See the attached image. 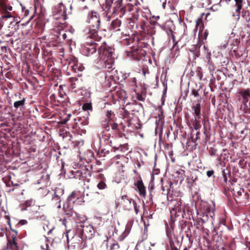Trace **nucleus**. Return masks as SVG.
I'll use <instances>...</instances> for the list:
<instances>
[{"label":"nucleus","mask_w":250,"mask_h":250,"mask_svg":"<svg viewBox=\"0 0 250 250\" xmlns=\"http://www.w3.org/2000/svg\"><path fill=\"white\" fill-rule=\"evenodd\" d=\"M86 22L89 24L88 28L85 30L87 39L100 41L101 37L98 35V31L100 25L99 15L96 12L92 11L88 13Z\"/></svg>","instance_id":"1"},{"label":"nucleus","mask_w":250,"mask_h":250,"mask_svg":"<svg viewBox=\"0 0 250 250\" xmlns=\"http://www.w3.org/2000/svg\"><path fill=\"white\" fill-rule=\"evenodd\" d=\"M94 233V230L92 225L80 222L77 225V234L74 238V240H76V243L80 247L84 248L85 247V240L90 239Z\"/></svg>","instance_id":"2"},{"label":"nucleus","mask_w":250,"mask_h":250,"mask_svg":"<svg viewBox=\"0 0 250 250\" xmlns=\"http://www.w3.org/2000/svg\"><path fill=\"white\" fill-rule=\"evenodd\" d=\"M122 1L123 0H106L104 6L107 14L111 15H124L125 13V8Z\"/></svg>","instance_id":"3"},{"label":"nucleus","mask_w":250,"mask_h":250,"mask_svg":"<svg viewBox=\"0 0 250 250\" xmlns=\"http://www.w3.org/2000/svg\"><path fill=\"white\" fill-rule=\"evenodd\" d=\"M53 13L54 19L59 21V23L62 25V28L64 26L63 22L66 19V9L63 4L61 2L56 5L53 9Z\"/></svg>","instance_id":"4"},{"label":"nucleus","mask_w":250,"mask_h":250,"mask_svg":"<svg viewBox=\"0 0 250 250\" xmlns=\"http://www.w3.org/2000/svg\"><path fill=\"white\" fill-rule=\"evenodd\" d=\"M98 58L105 62L111 63L113 60L112 49L107 47L105 44L100 46L99 47Z\"/></svg>","instance_id":"5"},{"label":"nucleus","mask_w":250,"mask_h":250,"mask_svg":"<svg viewBox=\"0 0 250 250\" xmlns=\"http://www.w3.org/2000/svg\"><path fill=\"white\" fill-rule=\"evenodd\" d=\"M86 44L83 47L82 51L83 54L86 56H91L96 52L97 47H100L95 42L99 41L93 39H87L86 38Z\"/></svg>","instance_id":"6"},{"label":"nucleus","mask_w":250,"mask_h":250,"mask_svg":"<svg viewBox=\"0 0 250 250\" xmlns=\"http://www.w3.org/2000/svg\"><path fill=\"white\" fill-rule=\"evenodd\" d=\"M79 192H73L71 195H70L68 198V202L63 204V209L64 212L66 214H70L71 213V210L73 209V206L70 205L71 203L74 204L76 202V199H79Z\"/></svg>","instance_id":"7"},{"label":"nucleus","mask_w":250,"mask_h":250,"mask_svg":"<svg viewBox=\"0 0 250 250\" xmlns=\"http://www.w3.org/2000/svg\"><path fill=\"white\" fill-rule=\"evenodd\" d=\"M122 199L124 208L126 210H130L132 208H135V206H136L135 201L132 199L128 198L127 196H123Z\"/></svg>","instance_id":"8"},{"label":"nucleus","mask_w":250,"mask_h":250,"mask_svg":"<svg viewBox=\"0 0 250 250\" xmlns=\"http://www.w3.org/2000/svg\"><path fill=\"white\" fill-rule=\"evenodd\" d=\"M192 109L193 111L195 124L197 125L198 123V120L200 118V104H196L192 106Z\"/></svg>","instance_id":"9"},{"label":"nucleus","mask_w":250,"mask_h":250,"mask_svg":"<svg viewBox=\"0 0 250 250\" xmlns=\"http://www.w3.org/2000/svg\"><path fill=\"white\" fill-rule=\"evenodd\" d=\"M136 186L139 191L140 195L145 197L146 195V189L145 187L141 180H138L137 182Z\"/></svg>","instance_id":"10"},{"label":"nucleus","mask_w":250,"mask_h":250,"mask_svg":"<svg viewBox=\"0 0 250 250\" xmlns=\"http://www.w3.org/2000/svg\"><path fill=\"white\" fill-rule=\"evenodd\" d=\"M54 196L62 198L64 193V188L61 186L57 187L54 189Z\"/></svg>","instance_id":"11"},{"label":"nucleus","mask_w":250,"mask_h":250,"mask_svg":"<svg viewBox=\"0 0 250 250\" xmlns=\"http://www.w3.org/2000/svg\"><path fill=\"white\" fill-rule=\"evenodd\" d=\"M88 124V121L87 119V117L85 118V117H79L78 122L76 123V126H74L73 127H76V126H78L79 128L80 125H81L82 126L86 125Z\"/></svg>","instance_id":"12"},{"label":"nucleus","mask_w":250,"mask_h":250,"mask_svg":"<svg viewBox=\"0 0 250 250\" xmlns=\"http://www.w3.org/2000/svg\"><path fill=\"white\" fill-rule=\"evenodd\" d=\"M62 197H58L53 196L52 198V203L53 205L56 206L58 209L61 208V202L62 201Z\"/></svg>","instance_id":"13"},{"label":"nucleus","mask_w":250,"mask_h":250,"mask_svg":"<svg viewBox=\"0 0 250 250\" xmlns=\"http://www.w3.org/2000/svg\"><path fill=\"white\" fill-rule=\"evenodd\" d=\"M71 86L72 89L79 88V84L81 83V80H79L77 78H73L71 79Z\"/></svg>","instance_id":"14"},{"label":"nucleus","mask_w":250,"mask_h":250,"mask_svg":"<svg viewBox=\"0 0 250 250\" xmlns=\"http://www.w3.org/2000/svg\"><path fill=\"white\" fill-rule=\"evenodd\" d=\"M235 2V6L237 7L236 9V13L237 14V16H239L240 13V10L242 9L243 1V0H234Z\"/></svg>","instance_id":"15"},{"label":"nucleus","mask_w":250,"mask_h":250,"mask_svg":"<svg viewBox=\"0 0 250 250\" xmlns=\"http://www.w3.org/2000/svg\"><path fill=\"white\" fill-rule=\"evenodd\" d=\"M7 248L9 250H18L17 244L14 239H13L11 242L8 241Z\"/></svg>","instance_id":"16"},{"label":"nucleus","mask_w":250,"mask_h":250,"mask_svg":"<svg viewBox=\"0 0 250 250\" xmlns=\"http://www.w3.org/2000/svg\"><path fill=\"white\" fill-rule=\"evenodd\" d=\"M44 244H42L41 246V248L42 250H49V242H48L49 240L48 239L44 237Z\"/></svg>","instance_id":"17"},{"label":"nucleus","mask_w":250,"mask_h":250,"mask_svg":"<svg viewBox=\"0 0 250 250\" xmlns=\"http://www.w3.org/2000/svg\"><path fill=\"white\" fill-rule=\"evenodd\" d=\"M97 188L100 190H103L107 188L104 180H101L97 185Z\"/></svg>","instance_id":"18"},{"label":"nucleus","mask_w":250,"mask_h":250,"mask_svg":"<svg viewBox=\"0 0 250 250\" xmlns=\"http://www.w3.org/2000/svg\"><path fill=\"white\" fill-rule=\"evenodd\" d=\"M76 66H74V68L73 70V71L75 73L82 72L84 68L83 65L81 63H79V62H78V63H76Z\"/></svg>","instance_id":"19"},{"label":"nucleus","mask_w":250,"mask_h":250,"mask_svg":"<svg viewBox=\"0 0 250 250\" xmlns=\"http://www.w3.org/2000/svg\"><path fill=\"white\" fill-rule=\"evenodd\" d=\"M72 174L74 175L73 178L75 179H78L79 180L81 179V178L83 176V172L79 170H77L76 171H72Z\"/></svg>","instance_id":"20"},{"label":"nucleus","mask_w":250,"mask_h":250,"mask_svg":"<svg viewBox=\"0 0 250 250\" xmlns=\"http://www.w3.org/2000/svg\"><path fill=\"white\" fill-rule=\"evenodd\" d=\"M45 225V227L43 226V228L45 231H47V234L49 235L50 234L53 229L52 227H49L48 225L49 223L48 221H46V223L44 224Z\"/></svg>","instance_id":"21"},{"label":"nucleus","mask_w":250,"mask_h":250,"mask_svg":"<svg viewBox=\"0 0 250 250\" xmlns=\"http://www.w3.org/2000/svg\"><path fill=\"white\" fill-rule=\"evenodd\" d=\"M35 201L32 199H29V200H27V201H25V205L26 206V208H23L22 209V210H27V208L28 207H30L32 205H34V204H35Z\"/></svg>","instance_id":"22"},{"label":"nucleus","mask_w":250,"mask_h":250,"mask_svg":"<svg viewBox=\"0 0 250 250\" xmlns=\"http://www.w3.org/2000/svg\"><path fill=\"white\" fill-rule=\"evenodd\" d=\"M106 116L109 121H114L115 118L114 113L111 110L106 111Z\"/></svg>","instance_id":"23"},{"label":"nucleus","mask_w":250,"mask_h":250,"mask_svg":"<svg viewBox=\"0 0 250 250\" xmlns=\"http://www.w3.org/2000/svg\"><path fill=\"white\" fill-rule=\"evenodd\" d=\"M243 99L249 98L250 97V93L249 90H244L239 92Z\"/></svg>","instance_id":"24"},{"label":"nucleus","mask_w":250,"mask_h":250,"mask_svg":"<svg viewBox=\"0 0 250 250\" xmlns=\"http://www.w3.org/2000/svg\"><path fill=\"white\" fill-rule=\"evenodd\" d=\"M24 103H25L24 99L16 101L14 103V106L16 108H18L19 107H20L21 106L23 105L24 104Z\"/></svg>","instance_id":"25"},{"label":"nucleus","mask_w":250,"mask_h":250,"mask_svg":"<svg viewBox=\"0 0 250 250\" xmlns=\"http://www.w3.org/2000/svg\"><path fill=\"white\" fill-rule=\"evenodd\" d=\"M82 109L84 111H88L91 110L92 109V105L91 103H85L83 104L82 106Z\"/></svg>","instance_id":"26"},{"label":"nucleus","mask_w":250,"mask_h":250,"mask_svg":"<svg viewBox=\"0 0 250 250\" xmlns=\"http://www.w3.org/2000/svg\"><path fill=\"white\" fill-rule=\"evenodd\" d=\"M78 60L76 58H73L69 62V66L70 67H71L72 69L73 70L74 68V66H76V63H78Z\"/></svg>","instance_id":"27"},{"label":"nucleus","mask_w":250,"mask_h":250,"mask_svg":"<svg viewBox=\"0 0 250 250\" xmlns=\"http://www.w3.org/2000/svg\"><path fill=\"white\" fill-rule=\"evenodd\" d=\"M40 213L38 211H36L35 213V217L41 220H45L46 216L44 214L40 215Z\"/></svg>","instance_id":"28"},{"label":"nucleus","mask_w":250,"mask_h":250,"mask_svg":"<svg viewBox=\"0 0 250 250\" xmlns=\"http://www.w3.org/2000/svg\"><path fill=\"white\" fill-rule=\"evenodd\" d=\"M181 206V203L180 202H177L174 209L176 210V211L179 212L181 210L180 207Z\"/></svg>","instance_id":"29"},{"label":"nucleus","mask_w":250,"mask_h":250,"mask_svg":"<svg viewBox=\"0 0 250 250\" xmlns=\"http://www.w3.org/2000/svg\"><path fill=\"white\" fill-rule=\"evenodd\" d=\"M11 17L12 15L9 12H6L2 16L1 18L4 19L11 18Z\"/></svg>","instance_id":"30"},{"label":"nucleus","mask_w":250,"mask_h":250,"mask_svg":"<svg viewBox=\"0 0 250 250\" xmlns=\"http://www.w3.org/2000/svg\"><path fill=\"white\" fill-rule=\"evenodd\" d=\"M132 221L128 222V223L127 224L126 226L125 231H128L129 230L130 228L132 225Z\"/></svg>","instance_id":"31"},{"label":"nucleus","mask_w":250,"mask_h":250,"mask_svg":"<svg viewBox=\"0 0 250 250\" xmlns=\"http://www.w3.org/2000/svg\"><path fill=\"white\" fill-rule=\"evenodd\" d=\"M213 174H214V171L213 170H208L207 172V175L208 177L212 176Z\"/></svg>","instance_id":"32"},{"label":"nucleus","mask_w":250,"mask_h":250,"mask_svg":"<svg viewBox=\"0 0 250 250\" xmlns=\"http://www.w3.org/2000/svg\"><path fill=\"white\" fill-rule=\"evenodd\" d=\"M143 74L144 76H146V74H149V71L148 69L146 68H144L143 69Z\"/></svg>","instance_id":"33"},{"label":"nucleus","mask_w":250,"mask_h":250,"mask_svg":"<svg viewBox=\"0 0 250 250\" xmlns=\"http://www.w3.org/2000/svg\"><path fill=\"white\" fill-rule=\"evenodd\" d=\"M118 248H119V246H118V244H117V243L113 244L110 247V249L112 250L115 249H118Z\"/></svg>","instance_id":"34"},{"label":"nucleus","mask_w":250,"mask_h":250,"mask_svg":"<svg viewBox=\"0 0 250 250\" xmlns=\"http://www.w3.org/2000/svg\"><path fill=\"white\" fill-rule=\"evenodd\" d=\"M61 221L62 222V224L66 228V223H67V220L64 218L63 219H61Z\"/></svg>","instance_id":"35"},{"label":"nucleus","mask_w":250,"mask_h":250,"mask_svg":"<svg viewBox=\"0 0 250 250\" xmlns=\"http://www.w3.org/2000/svg\"><path fill=\"white\" fill-rule=\"evenodd\" d=\"M207 211L209 214V215L211 217H212L213 215H214V213L213 212H211V209L210 208H207Z\"/></svg>","instance_id":"36"},{"label":"nucleus","mask_w":250,"mask_h":250,"mask_svg":"<svg viewBox=\"0 0 250 250\" xmlns=\"http://www.w3.org/2000/svg\"><path fill=\"white\" fill-rule=\"evenodd\" d=\"M27 223V221L26 220H21L19 222V224L21 225H24Z\"/></svg>","instance_id":"37"},{"label":"nucleus","mask_w":250,"mask_h":250,"mask_svg":"<svg viewBox=\"0 0 250 250\" xmlns=\"http://www.w3.org/2000/svg\"><path fill=\"white\" fill-rule=\"evenodd\" d=\"M244 100V101H243V103L245 105H246L247 103L249 101V98H247V99H243Z\"/></svg>","instance_id":"38"},{"label":"nucleus","mask_w":250,"mask_h":250,"mask_svg":"<svg viewBox=\"0 0 250 250\" xmlns=\"http://www.w3.org/2000/svg\"><path fill=\"white\" fill-rule=\"evenodd\" d=\"M62 38L63 40H65L67 38V35L66 34V33H63L62 34Z\"/></svg>","instance_id":"39"},{"label":"nucleus","mask_w":250,"mask_h":250,"mask_svg":"<svg viewBox=\"0 0 250 250\" xmlns=\"http://www.w3.org/2000/svg\"><path fill=\"white\" fill-rule=\"evenodd\" d=\"M166 2H167L166 0H165V1L163 2V3L162 4V7L163 8H165L166 5Z\"/></svg>","instance_id":"40"},{"label":"nucleus","mask_w":250,"mask_h":250,"mask_svg":"<svg viewBox=\"0 0 250 250\" xmlns=\"http://www.w3.org/2000/svg\"><path fill=\"white\" fill-rule=\"evenodd\" d=\"M71 116V114H68L67 115V118L66 120H65V121H64V123H65L67 120H69V119L70 118V117Z\"/></svg>","instance_id":"41"},{"label":"nucleus","mask_w":250,"mask_h":250,"mask_svg":"<svg viewBox=\"0 0 250 250\" xmlns=\"http://www.w3.org/2000/svg\"><path fill=\"white\" fill-rule=\"evenodd\" d=\"M134 208V209H135V211H136V213H137L139 210H138V209L137 208H136V206H135V208Z\"/></svg>","instance_id":"42"},{"label":"nucleus","mask_w":250,"mask_h":250,"mask_svg":"<svg viewBox=\"0 0 250 250\" xmlns=\"http://www.w3.org/2000/svg\"><path fill=\"white\" fill-rule=\"evenodd\" d=\"M7 9L9 10H12V7L11 6H9L7 8Z\"/></svg>","instance_id":"43"},{"label":"nucleus","mask_w":250,"mask_h":250,"mask_svg":"<svg viewBox=\"0 0 250 250\" xmlns=\"http://www.w3.org/2000/svg\"><path fill=\"white\" fill-rule=\"evenodd\" d=\"M194 96H196L197 94V92H194V93H193Z\"/></svg>","instance_id":"44"},{"label":"nucleus","mask_w":250,"mask_h":250,"mask_svg":"<svg viewBox=\"0 0 250 250\" xmlns=\"http://www.w3.org/2000/svg\"><path fill=\"white\" fill-rule=\"evenodd\" d=\"M162 116H163L162 114L161 115H159L160 119H161L162 118Z\"/></svg>","instance_id":"45"},{"label":"nucleus","mask_w":250,"mask_h":250,"mask_svg":"<svg viewBox=\"0 0 250 250\" xmlns=\"http://www.w3.org/2000/svg\"><path fill=\"white\" fill-rule=\"evenodd\" d=\"M151 245L152 246H154L155 245V244L154 243L151 244Z\"/></svg>","instance_id":"46"},{"label":"nucleus","mask_w":250,"mask_h":250,"mask_svg":"<svg viewBox=\"0 0 250 250\" xmlns=\"http://www.w3.org/2000/svg\"><path fill=\"white\" fill-rule=\"evenodd\" d=\"M146 250H151V248H150V247H149V248H148V249H147Z\"/></svg>","instance_id":"47"},{"label":"nucleus","mask_w":250,"mask_h":250,"mask_svg":"<svg viewBox=\"0 0 250 250\" xmlns=\"http://www.w3.org/2000/svg\"><path fill=\"white\" fill-rule=\"evenodd\" d=\"M117 125H115L113 126V128H114V127H115V126H116Z\"/></svg>","instance_id":"48"},{"label":"nucleus","mask_w":250,"mask_h":250,"mask_svg":"<svg viewBox=\"0 0 250 250\" xmlns=\"http://www.w3.org/2000/svg\"><path fill=\"white\" fill-rule=\"evenodd\" d=\"M59 34L60 35H61V32H60Z\"/></svg>","instance_id":"49"},{"label":"nucleus","mask_w":250,"mask_h":250,"mask_svg":"<svg viewBox=\"0 0 250 250\" xmlns=\"http://www.w3.org/2000/svg\"><path fill=\"white\" fill-rule=\"evenodd\" d=\"M248 250H250V246L249 247Z\"/></svg>","instance_id":"50"},{"label":"nucleus","mask_w":250,"mask_h":250,"mask_svg":"<svg viewBox=\"0 0 250 250\" xmlns=\"http://www.w3.org/2000/svg\"><path fill=\"white\" fill-rule=\"evenodd\" d=\"M172 39L173 40V41H174V36L172 37Z\"/></svg>","instance_id":"51"},{"label":"nucleus","mask_w":250,"mask_h":250,"mask_svg":"<svg viewBox=\"0 0 250 250\" xmlns=\"http://www.w3.org/2000/svg\"><path fill=\"white\" fill-rule=\"evenodd\" d=\"M195 129H198V128H197L196 127H195Z\"/></svg>","instance_id":"52"},{"label":"nucleus","mask_w":250,"mask_h":250,"mask_svg":"<svg viewBox=\"0 0 250 250\" xmlns=\"http://www.w3.org/2000/svg\"><path fill=\"white\" fill-rule=\"evenodd\" d=\"M81 0L83 1H84L85 0Z\"/></svg>","instance_id":"53"}]
</instances>
